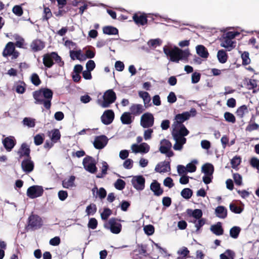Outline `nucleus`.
Instances as JSON below:
<instances>
[{"mask_svg": "<svg viewBox=\"0 0 259 259\" xmlns=\"http://www.w3.org/2000/svg\"><path fill=\"white\" fill-rule=\"evenodd\" d=\"M53 96V91L48 88H41L33 92L34 103L36 104H42L48 110L51 108Z\"/></svg>", "mask_w": 259, "mask_h": 259, "instance_id": "obj_1", "label": "nucleus"}, {"mask_svg": "<svg viewBox=\"0 0 259 259\" xmlns=\"http://www.w3.org/2000/svg\"><path fill=\"white\" fill-rule=\"evenodd\" d=\"M164 54L169 56L171 62L179 63L180 60L188 61L190 53L188 50H182L177 47L170 49L167 46L163 47Z\"/></svg>", "mask_w": 259, "mask_h": 259, "instance_id": "obj_2", "label": "nucleus"}, {"mask_svg": "<svg viewBox=\"0 0 259 259\" xmlns=\"http://www.w3.org/2000/svg\"><path fill=\"white\" fill-rule=\"evenodd\" d=\"M42 62L44 66L48 68H51L55 63L58 64L59 67L64 66V62L57 52H53L48 53L44 55Z\"/></svg>", "mask_w": 259, "mask_h": 259, "instance_id": "obj_3", "label": "nucleus"}, {"mask_svg": "<svg viewBox=\"0 0 259 259\" xmlns=\"http://www.w3.org/2000/svg\"><path fill=\"white\" fill-rule=\"evenodd\" d=\"M43 225L42 219L36 214L30 215L26 227L27 230H35L40 229Z\"/></svg>", "mask_w": 259, "mask_h": 259, "instance_id": "obj_4", "label": "nucleus"}, {"mask_svg": "<svg viewBox=\"0 0 259 259\" xmlns=\"http://www.w3.org/2000/svg\"><path fill=\"white\" fill-rule=\"evenodd\" d=\"M119 222L120 220L117 218H112L109 220L107 223L105 224L104 227L107 229H109L113 234H119L122 229V225Z\"/></svg>", "mask_w": 259, "mask_h": 259, "instance_id": "obj_5", "label": "nucleus"}, {"mask_svg": "<svg viewBox=\"0 0 259 259\" xmlns=\"http://www.w3.org/2000/svg\"><path fill=\"white\" fill-rule=\"evenodd\" d=\"M103 98V101L100 104L102 107L107 108L115 101L116 96L112 90H108L105 92Z\"/></svg>", "mask_w": 259, "mask_h": 259, "instance_id": "obj_6", "label": "nucleus"}, {"mask_svg": "<svg viewBox=\"0 0 259 259\" xmlns=\"http://www.w3.org/2000/svg\"><path fill=\"white\" fill-rule=\"evenodd\" d=\"M84 168L91 174H95L97 171L95 159L91 156H87L82 161Z\"/></svg>", "mask_w": 259, "mask_h": 259, "instance_id": "obj_7", "label": "nucleus"}, {"mask_svg": "<svg viewBox=\"0 0 259 259\" xmlns=\"http://www.w3.org/2000/svg\"><path fill=\"white\" fill-rule=\"evenodd\" d=\"M191 113L192 116H195L196 113V110L195 108H192L190 110V112L186 111L182 113H179L176 115L175 123H176L178 125H180L183 124V123L186 120H188L191 117Z\"/></svg>", "mask_w": 259, "mask_h": 259, "instance_id": "obj_8", "label": "nucleus"}, {"mask_svg": "<svg viewBox=\"0 0 259 259\" xmlns=\"http://www.w3.org/2000/svg\"><path fill=\"white\" fill-rule=\"evenodd\" d=\"M44 189L42 186L33 185L29 187L27 190V195L31 199H34L42 195Z\"/></svg>", "mask_w": 259, "mask_h": 259, "instance_id": "obj_9", "label": "nucleus"}, {"mask_svg": "<svg viewBox=\"0 0 259 259\" xmlns=\"http://www.w3.org/2000/svg\"><path fill=\"white\" fill-rule=\"evenodd\" d=\"M154 118L152 114L147 112L141 117L140 124L144 128H149L154 124Z\"/></svg>", "mask_w": 259, "mask_h": 259, "instance_id": "obj_10", "label": "nucleus"}, {"mask_svg": "<svg viewBox=\"0 0 259 259\" xmlns=\"http://www.w3.org/2000/svg\"><path fill=\"white\" fill-rule=\"evenodd\" d=\"M131 183L135 189L138 191H142L145 188V179L141 175L134 176Z\"/></svg>", "mask_w": 259, "mask_h": 259, "instance_id": "obj_11", "label": "nucleus"}, {"mask_svg": "<svg viewBox=\"0 0 259 259\" xmlns=\"http://www.w3.org/2000/svg\"><path fill=\"white\" fill-rule=\"evenodd\" d=\"M108 141V139L105 135L97 136L95 139L94 146L97 149H101L107 144Z\"/></svg>", "mask_w": 259, "mask_h": 259, "instance_id": "obj_12", "label": "nucleus"}, {"mask_svg": "<svg viewBox=\"0 0 259 259\" xmlns=\"http://www.w3.org/2000/svg\"><path fill=\"white\" fill-rule=\"evenodd\" d=\"M132 149L135 153H147L150 150V146L146 143H142L140 145L134 144L132 146Z\"/></svg>", "mask_w": 259, "mask_h": 259, "instance_id": "obj_13", "label": "nucleus"}, {"mask_svg": "<svg viewBox=\"0 0 259 259\" xmlns=\"http://www.w3.org/2000/svg\"><path fill=\"white\" fill-rule=\"evenodd\" d=\"M114 118V113L112 110H107L104 111L101 116L102 122L105 125L110 124L112 122Z\"/></svg>", "mask_w": 259, "mask_h": 259, "instance_id": "obj_14", "label": "nucleus"}, {"mask_svg": "<svg viewBox=\"0 0 259 259\" xmlns=\"http://www.w3.org/2000/svg\"><path fill=\"white\" fill-rule=\"evenodd\" d=\"M2 143L6 150L10 152L16 144V141L14 137L9 136L4 139Z\"/></svg>", "mask_w": 259, "mask_h": 259, "instance_id": "obj_15", "label": "nucleus"}, {"mask_svg": "<svg viewBox=\"0 0 259 259\" xmlns=\"http://www.w3.org/2000/svg\"><path fill=\"white\" fill-rule=\"evenodd\" d=\"M17 153L19 155L20 158L24 156L26 157V158L31 157L30 155V149L29 146L26 143H23L21 144Z\"/></svg>", "mask_w": 259, "mask_h": 259, "instance_id": "obj_16", "label": "nucleus"}, {"mask_svg": "<svg viewBox=\"0 0 259 259\" xmlns=\"http://www.w3.org/2000/svg\"><path fill=\"white\" fill-rule=\"evenodd\" d=\"M170 163L168 161H164L163 162L158 163L155 168V170L156 172L162 173L170 171Z\"/></svg>", "mask_w": 259, "mask_h": 259, "instance_id": "obj_17", "label": "nucleus"}, {"mask_svg": "<svg viewBox=\"0 0 259 259\" xmlns=\"http://www.w3.org/2000/svg\"><path fill=\"white\" fill-rule=\"evenodd\" d=\"M21 167L25 172L27 173L31 172L34 168V164L31 160V157L23 160L21 163Z\"/></svg>", "mask_w": 259, "mask_h": 259, "instance_id": "obj_18", "label": "nucleus"}, {"mask_svg": "<svg viewBox=\"0 0 259 259\" xmlns=\"http://www.w3.org/2000/svg\"><path fill=\"white\" fill-rule=\"evenodd\" d=\"M145 110L144 106L139 104H133L130 108V113L135 116L140 115Z\"/></svg>", "mask_w": 259, "mask_h": 259, "instance_id": "obj_19", "label": "nucleus"}, {"mask_svg": "<svg viewBox=\"0 0 259 259\" xmlns=\"http://www.w3.org/2000/svg\"><path fill=\"white\" fill-rule=\"evenodd\" d=\"M45 47V44L40 39H36L32 41L30 44V48L34 52L42 50Z\"/></svg>", "mask_w": 259, "mask_h": 259, "instance_id": "obj_20", "label": "nucleus"}, {"mask_svg": "<svg viewBox=\"0 0 259 259\" xmlns=\"http://www.w3.org/2000/svg\"><path fill=\"white\" fill-rule=\"evenodd\" d=\"M133 19L137 25H144L147 23L148 20L147 16L145 14H138L137 13L135 14L133 16Z\"/></svg>", "mask_w": 259, "mask_h": 259, "instance_id": "obj_21", "label": "nucleus"}, {"mask_svg": "<svg viewBox=\"0 0 259 259\" xmlns=\"http://www.w3.org/2000/svg\"><path fill=\"white\" fill-rule=\"evenodd\" d=\"M15 47L14 43L11 41L8 42L2 53L3 56L4 57H8L11 56L13 51H15Z\"/></svg>", "mask_w": 259, "mask_h": 259, "instance_id": "obj_22", "label": "nucleus"}, {"mask_svg": "<svg viewBox=\"0 0 259 259\" xmlns=\"http://www.w3.org/2000/svg\"><path fill=\"white\" fill-rule=\"evenodd\" d=\"M150 189L154 192L155 195L159 196L163 193V190L161 188L160 184L156 181H154L150 185Z\"/></svg>", "mask_w": 259, "mask_h": 259, "instance_id": "obj_23", "label": "nucleus"}, {"mask_svg": "<svg viewBox=\"0 0 259 259\" xmlns=\"http://www.w3.org/2000/svg\"><path fill=\"white\" fill-rule=\"evenodd\" d=\"M176 141V143L174 145V149L175 150H181L183 148V145L186 142V139L185 137H176L172 135Z\"/></svg>", "mask_w": 259, "mask_h": 259, "instance_id": "obj_24", "label": "nucleus"}, {"mask_svg": "<svg viewBox=\"0 0 259 259\" xmlns=\"http://www.w3.org/2000/svg\"><path fill=\"white\" fill-rule=\"evenodd\" d=\"M135 117L132 116V114L129 112H125L122 113L120 117V120L123 124H131Z\"/></svg>", "mask_w": 259, "mask_h": 259, "instance_id": "obj_25", "label": "nucleus"}, {"mask_svg": "<svg viewBox=\"0 0 259 259\" xmlns=\"http://www.w3.org/2000/svg\"><path fill=\"white\" fill-rule=\"evenodd\" d=\"M179 127L180 128L179 130H173L172 135H175L176 137H184L188 135L189 132L184 124L179 125Z\"/></svg>", "mask_w": 259, "mask_h": 259, "instance_id": "obj_26", "label": "nucleus"}, {"mask_svg": "<svg viewBox=\"0 0 259 259\" xmlns=\"http://www.w3.org/2000/svg\"><path fill=\"white\" fill-rule=\"evenodd\" d=\"M70 57L73 60L77 59L80 61L85 60V57L84 54H81V50L78 51L70 50L69 52Z\"/></svg>", "mask_w": 259, "mask_h": 259, "instance_id": "obj_27", "label": "nucleus"}, {"mask_svg": "<svg viewBox=\"0 0 259 259\" xmlns=\"http://www.w3.org/2000/svg\"><path fill=\"white\" fill-rule=\"evenodd\" d=\"M210 231L215 235L220 236L224 234V229L221 222H218L217 224L211 226Z\"/></svg>", "mask_w": 259, "mask_h": 259, "instance_id": "obj_28", "label": "nucleus"}, {"mask_svg": "<svg viewBox=\"0 0 259 259\" xmlns=\"http://www.w3.org/2000/svg\"><path fill=\"white\" fill-rule=\"evenodd\" d=\"M197 54L203 58H207L209 53L207 49L203 45H198L196 47Z\"/></svg>", "mask_w": 259, "mask_h": 259, "instance_id": "obj_29", "label": "nucleus"}, {"mask_svg": "<svg viewBox=\"0 0 259 259\" xmlns=\"http://www.w3.org/2000/svg\"><path fill=\"white\" fill-rule=\"evenodd\" d=\"M218 217L225 219L227 217V209L224 206H219L215 210Z\"/></svg>", "mask_w": 259, "mask_h": 259, "instance_id": "obj_30", "label": "nucleus"}, {"mask_svg": "<svg viewBox=\"0 0 259 259\" xmlns=\"http://www.w3.org/2000/svg\"><path fill=\"white\" fill-rule=\"evenodd\" d=\"M50 134L51 140L54 143H57L61 138V134L58 129L52 130L50 132Z\"/></svg>", "mask_w": 259, "mask_h": 259, "instance_id": "obj_31", "label": "nucleus"}, {"mask_svg": "<svg viewBox=\"0 0 259 259\" xmlns=\"http://www.w3.org/2000/svg\"><path fill=\"white\" fill-rule=\"evenodd\" d=\"M72 9L70 3L68 2L65 6H63L62 9H58L57 12L54 13L57 17H61L66 14L68 12L71 11Z\"/></svg>", "mask_w": 259, "mask_h": 259, "instance_id": "obj_32", "label": "nucleus"}, {"mask_svg": "<svg viewBox=\"0 0 259 259\" xmlns=\"http://www.w3.org/2000/svg\"><path fill=\"white\" fill-rule=\"evenodd\" d=\"M202 171L205 175L212 176L214 171V167L211 163H205L202 166Z\"/></svg>", "mask_w": 259, "mask_h": 259, "instance_id": "obj_33", "label": "nucleus"}, {"mask_svg": "<svg viewBox=\"0 0 259 259\" xmlns=\"http://www.w3.org/2000/svg\"><path fill=\"white\" fill-rule=\"evenodd\" d=\"M14 87L15 91L18 94H23L26 91V84L24 81H19L17 82Z\"/></svg>", "mask_w": 259, "mask_h": 259, "instance_id": "obj_34", "label": "nucleus"}, {"mask_svg": "<svg viewBox=\"0 0 259 259\" xmlns=\"http://www.w3.org/2000/svg\"><path fill=\"white\" fill-rule=\"evenodd\" d=\"M103 32L105 34L116 35L118 33V30L112 26H106L103 28Z\"/></svg>", "mask_w": 259, "mask_h": 259, "instance_id": "obj_35", "label": "nucleus"}, {"mask_svg": "<svg viewBox=\"0 0 259 259\" xmlns=\"http://www.w3.org/2000/svg\"><path fill=\"white\" fill-rule=\"evenodd\" d=\"M217 58L221 63L224 64L227 61L228 56L225 50H220L218 52Z\"/></svg>", "mask_w": 259, "mask_h": 259, "instance_id": "obj_36", "label": "nucleus"}, {"mask_svg": "<svg viewBox=\"0 0 259 259\" xmlns=\"http://www.w3.org/2000/svg\"><path fill=\"white\" fill-rule=\"evenodd\" d=\"M75 177L74 176L70 177L68 180H64L62 181V186L65 188H70L74 187Z\"/></svg>", "mask_w": 259, "mask_h": 259, "instance_id": "obj_37", "label": "nucleus"}, {"mask_svg": "<svg viewBox=\"0 0 259 259\" xmlns=\"http://www.w3.org/2000/svg\"><path fill=\"white\" fill-rule=\"evenodd\" d=\"M137 249L134 250L135 252H138L139 254L145 256H146L147 255V245L143 244H138L137 245Z\"/></svg>", "mask_w": 259, "mask_h": 259, "instance_id": "obj_38", "label": "nucleus"}, {"mask_svg": "<svg viewBox=\"0 0 259 259\" xmlns=\"http://www.w3.org/2000/svg\"><path fill=\"white\" fill-rule=\"evenodd\" d=\"M248 112L247 106L243 105L238 108L236 110V113L240 118L243 117L244 114Z\"/></svg>", "mask_w": 259, "mask_h": 259, "instance_id": "obj_39", "label": "nucleus"}, {"mask_svg": "<svg viewBox=\"0 0 259 259\" xmlns=\"http://www.w3.org/2000/svg\"><path fill=\"white\" fill-rule=\"evenodd\" d=\"M233 44L232 40L224 36L221 40V46L225 48H233Z\"/></svg>", "mask_w": 259, "mask_h": 259, "instance_id": "obj_40", "label": "nucleus"}, {"mask_svg": "<svg viewBox=\"0 0 259 259\" xmlns=\"http://www.w3.org/2000/svg\"><path fill=\"white\" fill-rule=\"evenodd\" d=\"M52 16V13L49 7L44 6V11L42 16V21H48Z\"/></svg>", "mask_w": 259, "mask_h": 259, "instance_id": "obj_41", "label": "nucleus"}, {"mask_svg": "<svg viewBox=\"0 0 259 259\" xmlns=\"http://www.w3.org/2000/svg\"><path fill=\"white\" fill-rule=\"evenodd\" d=\"M196 224L195 225L196 229L195 232L196 234H199L200 233L201 228L206 223V219L205 218H201L199 219H197Z\"/></svg>", "mask_w": 259, "mask_h": 259, "instance_id": "obj_42", "label": "nucleus"}, {"mask_svg": "<svg viewBox=\"0 0 259 259\" xmlns=\"http://www.w3.org/2000/svg\"><path fill=\"white\" fill-rule=\"evenodd\" d=\"M240 231L241 229L240 227L234 226L230 229V235L233 238L236 239L238 238Z\"/></svg>", "mask_w": 259, "mask_h": 259, "instance_id": "obj_43", "label": "nucleus"}, {"mask_svg": "<svg viewBox=\"0 0 259 259\" xmlns=\"http://www.w3.org/2000/svg\"><path fill=\"white\" fill-rule=\"evenodd\" d=\"M181 196L185 199L190 198L193 194V191L190 188H184L181 193Z\"/></svg>", "mask_w": 259, "mask_h": 259, "instance_id": "obj_44", "label": "nucleus"}, {"mask_svg": "<svg viewBox=\"0 0 259 259\" xmlns=\"http://www.w3.org/2000/svg\"><path fill=\"white\" fill-rule=\"evenodd\" d=\"M45 140V136L43 134H37L34 137V143L35 145L39 146L43 143Z\"/></svg>", "mask_w": 259, "mask_h": 259, "instance_id": "obj_45", "label": "nucleus"}, {"mask_svg": "<svg viewBox=\"0 0 259 259\" xmlns=\"http://www.w3.org/2000/svg\"><path fill=\"white\" fill-rule=\"evenodd\" d=\"M229 207L230 210L235 213H240L243 210V207L238 206L233 203L230 204Z\"/></svg>", "mask_w": 259, "mask_h": 259, "instance_id": "obj_46", "label": "nucleus"}, {"mask_svg": "<svg viewBox=\"0 0 259 259\" xmlns=\"http://www.w3.org/2000/svg\"><path fill=\"white\" fill-rule=\"evenodd\" d=\"M224 118L226 121L228 122L234 123L236 122V118L233 114L229 112H226L224 115Z\"/></svg>", "mask_w": 259, "mask_h": 259, "instance_id": "obj_47", "label": "nucleus"}, {"mask_svg": "<svg viewBox=\"0 0 259 259\" xmlns=\"http://www.w3.org/2000/svg\"><path fill=\"white\" fill-rule=\"evenodd\" d=\"M22 122L24 125L29 127H34L35 125V119L29 117H25Z\"/></svg>", "mask_w": 259, "mask_h": 259, "instance_id": "obj_48", "label": "nucleus"}, {"mask_svg": "<svg viewBox=\"0 0 259 259\" xmlns=\"http://www.w3.org/2000/svg\"><path fill=\"white\" fill-rule=\"evenodd\" d=\"M249 53L248 52H244L241 54V58L242 60V65H247L250 63V59L249 57Z\"/></svg>", "mask_w": 259, "mask_h": 259, "instance_id": "obj_49", "label": "nucleus"}, {"mask_svg": "<svg viewBox=\"0 0 259 259\" xmlns=\"http://www.w3.org/2000/svg\"><path fill=\"white\" fill-rule=\"evenodd\" d=\"M197 163V160H194L191 163L187 164L186 168L187 172H194L196 170V166L195 164Z\"/></svg>", "mask_w": 259, "mask_h": 259, "instance_id": "obj_50", "label": "nucleus"}, {"mask_svg": "<svg viewBox=\"0 0 259 259\" xmlns=\"http://www.w3.org/2000/svg\"><path fill=\"white\" fill-rule=\"evenodd\" d=\"M13 13L17 16H21L23 14V10L21 6L15 5L12 9Z\"/></svg>", "mask_w": 259, "mask_h": 259, "instance_id": "obj_51", "label": "nucleus"}, {"mask_svg": "<svg viewBox=\"0 0 259 259\" xmlns=\"http://www.w3.org/2000/svg\"><path fill=\"white\" fill-rule=\"evenodd\" d=\"M241 161V158L239 156H234L231 161V166L233 168H236L240 164Z\"/></svg>", "mask_w": 259, "mask_h": 259, "instance_id": "obj_52", "label": "nucleus"}, {"mask_svg": "<svg viewBox=\"0 0 259 259\" xmlns=\"http://www.w3.org/2000/svg\"><path fill=\"white\" fill-rule=\"evenodd\" d=\"M112 214V211L109 208H104L103 211L101 213V217L103 220H107Z\"/></svg>", "mask_w": 259, "mask_h": 259, "instance_id": "obj_53", "label": "nucleus"}, {"mask_svg": "<svg viewBox=\"0 0 259 259\" xmlns=\"http://www.w3.org/2000/svg\"><path fill=\"white\" fill-rule=\"evenodd\" d=\"M108 167L107 163L105 161H103L102 162V173L98 174L97 177L98 178H103L104 175H106L107 173V171L108 169Z\"/></svg>", "mask_w": 259, "mask_h": 259, "instance_id": "obj_54", "label": "nucleus"}, {"mask_svg": "<svg viewBox=\"0 0 259 259\" xmlns=\"http://www.w3.org/2000/svg\"><path fill=\"white\" fill-rule=\"evenodd\" d=\"M125 186V182L121 179H117L114 183V187L119 190H123Z\"/></svg>", "mask_w": 259, "mask_h": 259, "instance_id": "obj_55", "label": "nucleus"}, {"mask_svg": "<svg viewBox=\"0 0 259 259\" xmlns=\"http://www.w3.org/2000/svg\"><path fill=\"white\" fill-rule=\"evenodd\" d=\"M31 81L35 86H38L41 83V80L36 73H33L31 76Z\"/></svg>", "mask_w": 259, "mask_h": 259, "instance_id": "obj_56", "label": "nucleus"}, {"mask_svg": "<svg viewBox=\"0 0 259 259\" xmlns=\"http://www.w3.org/2000/svg\"><path fill=\"white\" fill-rule=\"evenodd\" d=\"M161 44V41L160 39H150L148 42V45L150 47L156 48L157 46H160Z\"/></svg>", "mask_w": 259, "mask_h": 259, "instance_id": "obj_57", "label": "nucleus"}, {"mask_svg": "<svg viewBox=\"0 0 259 259\" xmlns=\"http://www.w3.org/2000/svg\"><path fill=\"white\" fill-rule=\"evenodd\" d=\"M192 217L196 220L202 218L203 212L201 209H195L191 213Z\"/></svg>", "mask_w": 259, "mask_h": 259, "instance_id": "obj_58", "label": "nucleus"}, {"mask_svg": "<svg viewBox=\"0 0 259 259\" xmlns=\"http://www.w3.org/2000/svg\"><path fill=\"white\" fill-rule=\"evenodd\" d=\"M97 226L98 221L95 218H92L89 220L88 224V227L89 228L94 230L97 228Z\"/></svg>", "mask_w": 259, "mask_h": 259, "instance_id": "obj_59", "label": "nucleus"}, {"mask_svg": "<svg viewBox=\"0 0 259 259\" xmlns=\"http://www.w3.org/2000/svg\"><path fill=\"white\" fill-rule=\"evenodd\" d=\"M233 178L236 185L241 186L242 184V178L238 173L233 174Z\"/></svg>", "mask_w": 259, "mask_h": 259, "instance_id": "obj_60", "label": "nucleus"}, {"mask_svg": "<svg viewBox=\"0 0 259 259\" xmlns=\"http://www.w3.org/2000/svg\"><path fill=\"white\" fill-rule=\"evenodd\" d=\"M97 211V207L95 204H91L88 205L86 208V212L88 215L89 214H93Z\"/></svg>", "mask_w": 259, "mask_h": 259, "instance_id": "obj_61", "label": "nucleus"}, {"mask_svg": "<svg viewBox=\"0 0 259 259\" xmlns=\"http://www.w3.org/2000/svg\"><path fill=\"white\" fill-rule=\"evenodd\" d=\"M163 184L165 186L169 188H172L174 186L172 179L170 177H167L164 180Z\"/></svg>", "mask_w": 259, "mask_h": 259, "instance_id": "obj_62", "label": "nucleus"}, {"mask_svg": "<svg viewBox=\"0 0 259 259\" xmlns=\"http://www.w3.org/2000/svg\"><path fill=\"white\" fill-rule=\"evenodd\" d=\"M144 230L145 233L148 235H151L154 232V227L151 225L146 226L144 227Z\"/></svg>", "mask_w": 259, "mask_h": 259, "instance_id": "obj_63", "label": "nucleus"}, {"mask_svg": "<svg viewBox=\"0 0 259 259\" xmlns=\"http://www.w3.org/2000/svg\"><path fill=\"white\" fill-rule=\"evenodd\" d=\"M250 164L252 167L259 170V159H258L255 157L252 158L250 159Z\"/></svg>", "mask_w": 259, "mask_h": 259, "instance_id": "obj_64", "label": "nucleus"}]
</instances>
